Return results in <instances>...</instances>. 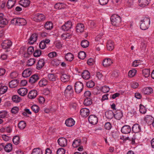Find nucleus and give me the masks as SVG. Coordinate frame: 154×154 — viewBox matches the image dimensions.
Masks as SVG:
<instances>
[{
    "label": "nucleus",
    "mask_w": 154,
    "mask_h": 154,
    "mask_svg": "<svg viewBox=\"0 0 154 154\" xmlns=\"http://www.w3.org/2000/svg\"><path fill=\"white\" fill-rule=\"evenodd\" d=\"M110 20L112 24L114 26L119 27L121 25V18L118 15L114 14L112 15Z\"/></svg>",
    "instance_id": "f257e3e1"
},
{
    "label": "nucleus",
    "mask_w": 154,
    "mask_h": 154,
    "mask_svg": "<svg viewBox=\"0 0 154 154\" xmlns=\"http://www.w3.org/2000/svg\"><path fill=\"white\" fill-rule=\"evenodd\" d=\"M141 22L140 25V28L143 30H146L149 27L150 24V19L148 17H145L143 20L140 21Z\"/></svg>",
    "instance_id": "f03ea898"
},
{
    "label": "nucleus",
    "mask_w": 154,
    "mask_h": 154,
    "mask_svg": "<svg viewBox=\"0 0 154 154\" xmlns=\"http://www.w3.org/2000/svg\"><path fill=\"white\" fill-rule=\"evenodd\" d=\"M84 85L82 83L80 82H76L75 85V92L77 94H79L83 90Z\"/></svg>",
    "instance_id": "7ed1b4c3"
},
{
    "label": "nucleus",
    "mask_w": 154,
    "mask_h": 154,
    "mask_svg": "<svg viewBox=\"0 0 154 154\" xmlns=\"http://www.w3.org/2000/svg\"><path fill=\"white\" fill-rule=\"evenodd\" d=\"M33 19L34 21L39 22L44 20L45 19V16L42 14H36L34 16Z\"/></svg>",
    "instance_id": "20e7f679"
},
{
    "label": "nucleus",
    "mask_w": 154,
    "mask_h": 154,
    "mask_svg": "<svg viewBox=\"0 0 154 154\" xmlns=\"http://www.w3.org/2000/svg\"><path fill=\"white\" fill-rule=\"evenodd\" d=\"M72 25L71 21H68L62 26V29L64 31H68L72 28Z\"/></svg>",
    "instance_id": "39448f33"
},
{
    "label": "nucleus",
    "mask_w": 154,
    "mask_h": 154,
    "mask_svg": "<svg viewBox=\"0 0 154 154\" xmlns=\"http://www.w3.org/2000/svg\"><path fill=\"white\" fill-rule=\"evenodd\" d=\"M11 42L8 40H4L2 43L1 45L3 48L6 49L9 48L12 45Z\"/></svg>",
    "instance_id": "423d86ee"
},
{
    "label": "nucleus",
    "mask_w": 154,
    "mask_h": 154,
    "mask_svg": "<svg viewBox=\"0 0 154 154\" xmlns=\"http://www.w3.org/2000/svg\"><path fill=\"white\" fill-rule=\"evenodd\" d=\"M153 89L150 87H146L143 88L141 92L144 95H148L153 93Z\"/></svg>",
    "instance_id": "0eeeda50"
},
{
    "label": "nucleus",
    "mask_w": 154,
    "mask_h": 154,
    "mask_svg": "<svg viewBox=\"0 0 154 154\" xmlns=\"http://www.w3.org/2000/svg\"><path fill=\"white\" fill-rule=\"evenodd\" d=\"M88 121L91 124L94 125L97 124L98 119L95 116L91 115L88 117Z\"/></svg>",
    "instance_id": "6e6552de"
},
{
    "label": "nucleus",
    "mask_w": 154,
    "mask_h": 154,
    "mask_svg": "<svg viewBox=\"0 0 154 154\" xmlns=\"http://www.w3.org/2000/svg\"><path fill=\"white\" fill-rule=\"evenodd\" d=\"M57 142L59 145L62 147L66 146L67 144L66 139L63 137L59 138L57 140Z\"/></svg>",
    "instance_id": "1a4fd4ad"
},
{
    "label": "nucleus",
    "mask_w": 154,
    "mask_h": 154,
    "mask_svg": "<svg viewBox=\"0 0 154 154\" xmlns=\"http://www.w3.org/2000/svg\"><path fill=\"white\" fill-rule=\"evenodd\" d=\"M85 28V26L83 24L79 23L76 26V30L77 32L81 33L84 31Z\"/></svg>",
    "instance_id": "9d476101"
},
{
    "label": "nucleus",
    "mask_w": 154,
    "mask_h": 154,
    "mask_svg": "<svg viewBox=\"0 0 154 154\" xmlns=\"http://www.w3.org/2000/svg\"><path fill=\"white\" fill-rule=\"evenodd\" d=\"M131 131V127L128 125H125L123 126L121 129V131L124 134L129 133Z\"/></svg>",
    "instance_id": "9b49d317"
},
{
    "label": "nucleus",
    "mask_w": 154,
    "mask_h": 154,
    "mask_svg": "<svg viewBox=\"0 0 154 154\" xmlns=\"http://www.w3.org/2000/svg\"><path fill=\"white\" fill-rule=\"evenodd\" d=\"M38 35L37 34L34 33L33 34L29 39L28 43L32 45L37 40Z\"/></svg>",
    "instance_id": "f8f14e48"
},
{
    "label": "nucleus",
    "mask_w": 154,
    "mask_h": 154,
    "mask_svg": "<svg viewBox=\"0 0 154 154\" xmlns=\"http://www.w3.org/2000/svg\"><path fill=\"white\" fill-rule=\"evenodd\" d=\"M73 90L72 86L68 85L65 90V94L68 95L69 94V96L71 97L73 95Z\"/></svg>",
    "instance_id": "ddd939ff"
},
{
    "label": "nucleus",
    "mask_w": 154,
    "mask_h": 154,
    "mask_svg": "<svg viewBox=\"0 0 154 154\" xmlns=\"http://www.w3.org/2000/svg\"><path fill=\"white\" fill-rule=\"evenodd\" d=\"M80 114L83 117H86L89 114V110L86 108H82L80 110Z\"/></svg>",
    "instance_id": "4468645a"
},
{
    "label": "nucleus",
    "mask_w": 154,
    "mask_h": 154,
    "mask_svg": "<svg viewBox=\"0 0 154 154\" xmlns=\"http://www.w3.org/2000/svg\"><path fill=\"white\" fill-rule=\"evenodd\" d=\"M112 63L111 59L109 58H106L104 59L103 62V65L105 67H107L111 65Z\"/></svg>",
    "instance_id": "2eb2a0df"
},
{
    "label": "nucleus",
    "mask_w": 154,
    "mask_h": 154,
    "mask_svg": "<svg viewBox=\"0 0 154 154\" xmlns=\"http://www.w3.org/2000/svg\"><path fill=\"white\" fill-rule=\"evenodd\" d=\"M74 58V55L70 52L68 53L65 54V59L67 61L71 62Z\"/></svg>",
    "instance_id": "dca6fc26"
},
{
    "label": "nucleus",
    "mask_w": 154,
    "mask_h": 154,
    "mask_svg": "<svg viewBox=\"0 0 154 154\" xmlns=\"http://www.w3.org/2000/svg\"><path fill=\"white\" fill-rule=\"evenodd\" d=\"M39 79V76L38 74H35L32 75L30 78L29 82L33 84L36 82Z\"/></svg>",
    "instance_id": "f3484780"
},
{
    "label": "nucleus",
    "mask_w": 154,
    "mask_h": 154,
    "mask_svg": "<svg viewBox=\"0 0 154 154\" xmlns=\"http://www.w3.org/2000/svg\"><path fill=\"white\" fill-rule=\"evenodd\" d=\"M27 90L25 88H19L17 91V92L20 96H24L27 93Z\"/></svg>",
    "instance_id": "a211bd4d"
},
{
    "label": "nucleus",
    "mask_w": 154,
    "mask_h": 154,
    "mask_svg": "<svg viewBox=\"0 0 154 154\" xmlns=\"http://www.w3.org/2000/svg\"><path fill=\"white\" fill-rule=\"evenodd\" d=\"M75 124V121L72 118H69L66 120L65 124L68 127H72Z\"/></svg>",
    "instance_id": "6ab92c4d"
},
{
    "label": "nucleus",
    "mask_w": 154,
    "mask_h": 154,
    "mask_svg": "<svg viewBox=\"0 0 154 154\" xmlns=\"http://www.w3.org/2000/svg\"><path fill=\"white\" fill-rule=\"evenodd\" d=\"M144 120L147 124L150 125H152L154 120V118L150 116H146L144 118Z\"/></svg>",
    "instance_id": "aec40b11"
},
{
    "label": "nucleus",
    "mask_w": 154,
    "mask_h": 154,
    "mask_svg": "<svg viewBox=\"0 0 154 154\" xmlns=\"http://www.w3.org/2000/svg\"><path fill=\"white\" fill-rule=\"evenodd\" d=\"M45 63V61L43 59H40L37 64L36 68L38 70L41 69L44 66Z\"/></svg>",
    "instance_id": "412c9836"
},
{
    "label": "nucleus",
    "mask_w": 154,
    "mask_h": 154,
    "mask_svg": "<svg viewBox=\"0 0 154 154\" xmlns=\"http://www.w3.org/2000/svg\"><path fill=\"white\" fill-rule=\"evenodd\" d=\"M114 42L111 40L108 41L106 45V47L108 50L111 51L114 48Z\"/></svg>",
    "instance_id": "4be33fe9"
},
{
    "label": "nucleus",
    "mask_w": 154,
    "mask_h": 154,
    "mask_svg": "<svg viewBox=\"0 0 154 154\" xmlns=\"http://www.w3.org/2000/svg\"><path fill=\"white\" fill-rule=\"evenodd\" d=\"M19 82V81L17 80H13L9 82V86L11 88H14L17 86Z\"/></svg>",
    "instance_id": "5701e85b"
},
{
    "label": "nucleus",
    "mask_w": 154,
    "mask_h": 154,
    "mask_svg": "<svg viewBox=\"0 0 154 154\" xmlns=\"http://www.w3.org/2000/svg\"><path fill=\"white\" fill-rule=\"evenodd\" d=\"M132 131L135 133L140 132L141 128L139 125L138 124H135L134 125L132 128Z\"/></svg>",
    "instance_id": "b1692460"
},
{
    "label": "nucleus",
    "mask_w": 154,
    "mask_h": 154,
    "mask_svg": "<svg viewBox=\"0 0 154 154\" xmlns=\"http://www.w3.org/2000/svg\"><path fill=\"white\" fill-rule=\"evenodd\" d=\"M31 74V70L30 69H26L23 72L22 75L23 77L26 78L30 76Z\"/></svg>",
    "instance_id": "393cba45"
},
{
    "label": "nucleus",
    "mask_w": 154,
    "mask_h": 154,
    "mask_svg": "<svg viewBox=\"0 0 154 154\" xmlns=\"http://www.w3.org/2000/svg\"><path fill=\"white\" fill-rule=\"evenodd\" d=\"M37 92L35 90L31 91L28 94V97L30 99H33L35 98L37 95Z\"/></svg>",
    "instance_id": "a878e982"
},
{
    "label": "nucleus",
    "mask_w": 154,
    "mask_h": 154,
    "mask_svg": "<svg viewBox=\"0 0 154 154\" xmlns=\"http://www.w3.org/2000/svg\"><path fill=\"white\" fill-rule=\"evenodd\" d=\"M123 116V113L120 110H117L114 114V117L117 120H120Z\"/></svg>",
    "instance_id": "bb28decb"
},
{
    "label": "nucleus",
    "mask_w": 154,
    "mask_h": 154,
    "mask_svg": "<svg viewBox=\"0 0 154 154\" xmlns=\"http://www.w3.org/2000/svg\"><path fill=\"white\" fill-rule=\"evenodd\" d=\"M105 116L107 119H111L114 117V114L112 111L109 110L105 112Z\"/></svg>",
    "instance_id": "cd10ccee"
},
{
    "label": "nucleus",
    "mask_w": 154,
    "mask_h": 154,
    "mask_svg": "<svg viewBox=\"0 0 154 154\" xmlns=\"http://www.w3.org/2000/svg\"><path fill=\"white\" fill-rule=\"evenodd\" d=\"M30 4V1L29 0H20V5L24 7H28Z\"/></svg>",
    "instance_id": "c85d7f7f"
},
{
    "label": "nucleus",
    "mask_w": 154,
    "mask_h": 154,
    "mask_svg": "<svg viewBox=\"0 0 154 154\" xmlns=\"http://www.w3.org/2000/svg\"><path fill=\"white\" fill-rule=\"evenodd\" d=\"M16 0H8L7 4V7L8 9H11L14 5Z\"/></svg>",
    "instance_id": "c756f323"
},
{
    "label": "nucleus",
    "mask_w": 154,
    "mask_h": 154,
    "mask_svg": "<svg viewBox=\"0 0 154 154\" xmlns=\"http://www.w3.org/2000/svg\"><path fill=\"white\" fill-rule=\"evenodd\" d=\"M82 76L83 78L85 80L89 79L90 75L89 72L87 70H85L82 73Z\"/></svg>",
    "instance_id": "7c9ffc66"
},
{
    "label": "nucleus",
    "mask_w": 154,
    "mask_h": 154,
    "mask_svg": "<svg viewBox=\"0 0 154 154\" xmlns=\"http://www.w3.org/2000/svg\"><path fill=\"white\" fill-rule=\"evenodd\" d=\"M53 26L51 22L48 21L45 24V28L48 30H51L53 28Z\"/></svg>",
    "instance_id": "2f4dec72"
},
{
    "label": "nucleus",
    "mask_w": 154,
    "mask_h": 154,
    "mask_svg": "<svg viewBox=\"0 0 154 154\" xmlns=\"http://www.w3.org/2000/svg\"><path fill=\"white\" fill-rule=\"evenodd\" d=\"M66 5L63 3H57L54 5L55 8L57 10L65 8Z\"/></svg>",
    "instance_id": "473e14b6"
},
{
    "label": "nucleus",
    "mask_w": 154,
    "mask_h": 154,
    "mask_svg": "<svg viewBox=\"0 0 154 154\" xmlns=\"http://www.w3.org/2000/svg\"><path fill=\"white\" fill-rule=\"evenodd\" d=\"M150 0H139V5L140 6L144 7L148 5Z\"/></svg>",
    "instance_id": "72a5a7b5"
},
{
    "label": "nucleus",
    "mask_w": 154,
    "mask_h": 154,
    "mask_svg": "<svg viewBox=\"0 0 154 154\" xmlns=\"http://www.w3.org/2000/svg\"><path fill=\"white\" fill-rule=\"evenodd\" d=\"M69 76L66 74H63L61 76V81L64 82H67L69 79Z\"/></svg>",
    "instance_id": "f704fd0d"
},
{
    "label": "nucleus",
    "mask_w": 154,
    "mask_h": 154,
    "mask_svg": "<svg viewBox=\"0 0 154 154\" xmlns=\"http://www.w3.org/2000/svg\"><path fill=\"white\" fill-rule=\"evenodd\" d=\"M26 23V20L24 18H18V26H24Z\"/></svg>",
    "instance_id": "c9c22d12"
},
{
    "label": "nucleus",
    "mask_w": 154,
    "mask_h": 154,
    "mask_svg": "<svg viewBox=\"0 0 154 154\" xmlns=\"http://www.w3.org/2000/svg\"><path fill=\"white\" fill-rule=\"evenodd\" d=\"M57 75L54 74L49 73L48 75V78L50 81L54 82L56 81Z\"/></svg>",
    "instance_id": "e433bc0d"
},
{
    "label": "nucleus",
    "mask_w": 154,
    "mask_h": 154,
    "mask_svg": "<svg viewBox=\"0 0 154 154\" xmlns=\"http://www.w3.org/2000/svg\"><path fill=\"white\" fill-rule=\"evenodd\" d=\"M42 151L40 148H36L32 150L31 154H42Z\"/></svg>",
    "instance_id": "4c0bfd02"
},
{
    "label": "nucleus",
    "mask_w": 154,
    "mask_h": 154,
    "mask_svg": "<svg viewBox=\"0 0 154 154\" xmlns=\"http://www.w3.org/2000/svg\"><path fill=\"white\" fill-rule=\"evenodd\" d=\"M12 101L16 103H18L20 101L21 99L17 95H14L12 97Z\"/></svg>",
    "instance_id": "58836bf2"
},
{
    "label": "nucleus",
    "mask_w": 154,
    "mask_h": 154,
    "mask_svg": "<svg viewBox=\"0 0 154 154\" xmlns=\"http://www.w3.org/2000/svg\"><path fill=\"white\" fill-rule=\"evenodd\" d=\"M4 149L6 152H9L12 149V145L10 143H8L4 146Z\"/></svg>",
    "instance_id": "ea45409f"
},
{
    "label": "nucleus",
    "mask_w": 154,
    "mask_h": 154,
    "mask_svg": "<svg viewBox=\"0 0 154 154\" xmlns=\"http://www.w3.org/2000/svg\"><path fill=\"white\" fill-rule=\"evenodd\" d=\"M150 72V71L149 69H144L142 70L143 75L145 77H148L149 76Z\"/></svg>",
    "instance_id": "a19ab883"
},
{
    "label": "nucleus",
    "mask_w": 154,
    "mask_h": 154,
    "mask_svg": "<svg viewBox=\"0 0 154 154\" xmlns=\"http://www.w3.org/2000/svg\"><path fill=\"white\" fill-rule=\"evenodd\" d=\"M92 103V100L89 98H86L84 101V104L85 106H88Z\"/></svg>",
    "instance_id": "79ce46f5"
},
{
    "label": "nucleus",
    "mask_w": 154,
    "mask_h": 154,
    "mask_svg": "<svg viewBox=\"0 0 154 154\" xmlns=\"http://www.w3.org/2000/svg\"><path fill=\"white\" fill-rule=\"evenodd\" d=\"M8 23V21L4 17L0 21V27H4Z\"/></svg>",
    "instance_id": "37998d69"
},
{
    "label": "nucleus",
    "mask_w": 154,
    "mask_h": 154,
    "mask_svg": "<svg viewBox=\"0 0 154 154\" xmlns=\"http://www.w3.org/2000/svg\"><path fill=\"white\" fill-rule=\"evenodd\" d=\"M81 45L83 48H86L89 45V42L86 40H83L81 42Z\"/></svg>",
    "instance_id": "c03bdc74"
},
{
    "label": "nucleus",
    "mask_w": 154,
    "mask_h": 154,
    "mask_svg": "<svg viewBox=\"0 0 154 154\" xmlns=\"http://www.w3.org/2000/svg\"><path fill=\"white\" fill-rule=\"evenodd\" d=\"M81 144V140L79 139L75 140L73 142L72 146L75 148L79 146Z\"/></svg>",
    "instance_id": "a18cd8bd"
},
{
    "label": "nucleus",
    "mask_w": 154,
    "mask_h": 154,
    "mask_svg": "<svg viewBox=\"0 0 154 154\" xmlns=\"http://www.w3.org/2000/svg\"><path fill=\"white\" fill-rule=\"evenodd\" d=\"M72 36V34L69 33H63L61 35V37L64 39H69Z\"/></svg>",
    "instance_id": "49530a36"
},
{
    "label": "nucleus",
    "mask_w": 154,
    "mask_h": 154,
    "mask_svg": "<svg viewBox=\"0 0 154 154\" xmlns=\"http://www.w3.org/2000/svg\"><path fill=\"white\" fill-rule=\"evenodd\" d=\"M13 141L14 144L17 145L20 142V138L18 136H16L14 137Z\"/></svg>",
    "instance_id": "de8ad7c7"
},
{
    "label": "nucleus",
    "mask_w": 154,
    "mask_h": 154,
    "mask_svg": "<svg viewBox=\"0 0 154 154\" xmlns=\"http://www.w3.org/2000/svg\"><path fill=\"white\" fill-rule=\"evenodd\" d=\"M48 81L45 79H42L39 82V85L41 87L45 86L47 84Z\"/></svg>",
    "instance_id": "09e8293b"
},
{
    "label": "nucleus",
    "mask_w": 154,
    "mask_h": 154,
    "mask_svg": "<svg viewBox=\"0 0 154 154\" xmlns=\"http://www.w3.org/2000/svg\"><path fill=\"white\" fill-rule=\"evenodd\" d=\"M26 126V124L24 121H21L18 124V127L21 129H24Z\"/></svg>",
    "instance_id": "8fccbe9b"
},
{
    "label": "nucleus",
    "mask_w": 154,
    "mask_h": 154,
    "mask_svg": "<svg viewBox=\"0 0 154 154\" xmlns=\"http://www.w3.org/2000/svg\"><path fill=\"white\" fill-rule=\"evenodd\" d=\"M86 56V54L85 52L83 51L80 52L78 54V57L82 60H83L85 59Z\"/></svg>",
    "instance_id": "3c124183"
},
{
    "label": "nucleus",
    "mask_w": 154,
    "mask_h": 154,
    "mask_svg": "<svg viewBox=\"0 0 154 154\" xmlns=\"http://www.w3.org/2000/svg\"><path fill=\"white\" fill-rule=\"evenodd\" d=\"M136 72L137 70L135 69L131 70L128 72V76L130 77H132L135 75Z\"/></svg>",
    "instance_id": "603ef678"
},
{
    "label": "nucleus",
    "mask_w": 154,
    "mask_h": 154,
    "mask_svg": "<svg viewBox=\"0 0 154 154\" xmlns=\"http://www.w3.org/2000/svg\"><path fill=\"white\" fill-rule=\"evenodd\" d=\"M31 108L35 113H37L39 110V107L36 105H34L31 107Z\"/></svg>",
    "instance_id": "864d4df0"
},
{
    "label": "nucleus",
    "mask_w": 154,
    "mask_h": 154,
    "mask_svg": "<svg viewBox=\"0 0 154 154\" xmlns=\"http://www.w3.org/2000/svg\"><path fill=\"white\" fill-rule=\"evenodd\" d=\"M7 112L5 111H0V118L3 119L7 116Z\"/></svg>",
    "instance_id": "5fc2aeb1"
},
{
    "label": "nucleus",
    "mask_w": 154,
    "mask_h": 154,
    "mask_svg": "<svg viewBox=\"0 0 154 154\" xmlns=\"http://www.w3.org/2000/svg\"><path fill=\"white\" fill-rule=\"evenodd\" d=\"M140 112L143 114H145L146 111V109L145 107L143 105L140 104Z\"/></svg>",
    "instance_id": "6e6d98bb"
},
{
    "label": "nucleus",
    "mask_w": 154,
    "mask_h": 154,
    "mask_svg": "<svg viewBox=\"0 0 154 154\" xmlns=\"http://www.w3.org/2000/svg\"><path fill=\"white\" fill-rule=\"evenodd\" d=\"M8 87L5 86H3L0 88V94H3L5 93L8 90Z\"/></svg>",
    "instance_id": "4d7b16f0"
},
{
    "label": "nucleus",
    "mask_w": 154,
    "mask_h": 154,
    "mask_svg": "<svg viewBox=\"0 0 154 154\" xmlns=\"http://www.w3.org/2000/svg\"><path fill=\"white\" fill-rule=\"evenodd\" d=\"M94 82L92 80L88 81L86 83V86L88 88H93L94 86Z\"/></svg>",
    "instance_id": "13d9d810"
},
{
    "label": "nucleus",
    "mask_w": 154,
    "mask_h": 154,
    "mask_svg": "<svg viewBox=\"0 0 154 154\" xmlns=\"http://www.w3.org/2000/svg\"><path fill=\"white\" fill-rule=\"evenodd\" d=\"M41 51L40 50H36L33 53V55L34 57H38L41 55Z\"/></svg>",
    "instance_id": "bf43d9fd"
},
{
    "label": "nucleus",
    "mask_w": 154,
    "mask_h": 154,
    "mask_svg": "<svg viewBox=\"0 0 154 154\" xmlns=\"http://www.w3.org/2000/svg\"><path fill=\"white\" fill-rule=\"evenodd\" d=\"M35 62V60L34 58L30 59L27 62V64L29 66H32L33 65Z\"/></svg>",
    "instance_id": "052dcab7"
},
{
    "label": "nucleus",
    "mask_w": 154,
    "mask_h": 154,
    "mask_svg": "<svg viewBox=\"0 0 154 154\" xmlns=\"http://www.w3.org/2000/svg\"><path fill=\"white\" fill-rule=\"evenodd\" d=\"M109 91V88L106 86H103L101 89V91L104 93H106L108 92Z\"/></svg>",
    "instance_id": "680f3d73"
},
{
    "label": "nucleus",
    "mask_w": 154,
    "mask_h": 154,
    "mask_svg": "<svg viewBox=\"0 0 154 154\" xmlns=\"http://www.w3.org/2000/svg\"><path fill=\"white\" fill-rule=\"evenodd\" d=\"M27 53L29 55L31 54L34 52V47L32 46H30L27 49Z\"/></svg>",
    "instance_id": "e2e57ef3"
},
{
    "label": "nucleus",
    "mask_w": 154,
    "mask_h": 154,
    "mask_svg": "<svg viewBox=\"0 0 154 154\" xmlns=\"http://www.w3.org/2000/svg\"><path fill=\"white\" fill-rule=\"evenodd\" d=\"M77 105L76 103H72L70 104L69 107L70 109L72 110H75L76 109Z\"/></svg>",
    "instance_id": "0e129e2a"
},
{
    "label": "nucleus",
    "mask_w": 154,
    "mask_h": 154,
    "mask_svg": "<svg viewBox=\"0 0 154 154\" xmlns=\"http://www.w3.org/2000/svg\"><path fill=\"white\" fill-rule=\"evenodd\" d=\"M18 74L16 72H13L11 73L10 76L11 78L12 79H14L17 78L18 76Z\"/></svg>",
    "instance_id": "69168bd1"
},
{
    "label": "nucleus",
    "mask_w": 154,
    "mask_h": 154,
    "mask_svg": "<svg viewBox=\"0 0 154 154\" xmlns=\"http://www.w3.org/2000/svg\"><path fill=\"white\" fill-rule=\"evenodd\" d=\"M65 150L63 148H60L57 151V154H64Z\"/></svg>",
    "instance_id": "338daca9"
},
{
    "label": "nucleus",
    "mask_w": 154,
    "mask_h": 154,
    "mask_svg": "<svg viewBox=\"0 0 154 154\" xmlns=\"http://www.w3.org/2000/svg\"><path fill=\"white\" fill-rule=\"evenodd\" d=\"M39 48L41 49H44L46 47V44H45L44 40L41 41L39 44Z\"/></svg>",
    "instance_id": "774afa93"
}]
</instances>
